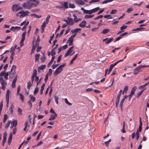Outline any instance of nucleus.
I'll return each mask as SVG.
<instances>
[{"label":"nucleus","mask_w":149,"mask_h":149,"mask_svg":"<svg viewBox=\"0 0 149 149\" xmlns=\"http://www.w3.org/2000/svg\"><path fill=\"white\" fill-rule=\"evenodd\" d=\"M40 3L39 0H29L22 4L23 7L26 9H30L37 6Z\"/></svg>","instance_id":"1"},{"label":"nucleus","mask_w":149,"mask_h":149,"mask_svg":"<svg viewBox=\"0 0 149 149\" xmlns=\"http://www.w3.org/2000/svg\"><path fill=\"white\" fill-rule=\"evenodd\" d=\"M16 67L14 65H13L11 67V71L9 72V77L11 78H13L14 77V75L16 73Z\"/></svg>","instance_id":"2"},{"label":"nucleus","mask_w":149,"mask_h":149,"mask_svg":"<svg viewBox=\"0 0 149 149\" xmlns=\"http://www.w3.org/2000/svg\"><path fill=\"white\" fill-rule=\"evenodd\" d=\"M125 93V92H124V91H123L122 92V90H120V91L118 93L117 96L116 98V107H117L118 105V103L119 101V99H120V96L121 95V94L123 95L124 94V93Z\"/></svg>","instance_id":"3"},{"label":"nucleus","mask_w":149,"mask_h":149,"mask_svg":"<svg viewBox=\"0 0 149 149\" xmlns=\"http://www.w3.org/2000/svg\"><path fill=\"white\" fill-rule=\"evenodd\" d=\"M29 13H30L28 11H24L23 10H21L17 13V15H18V14H21V15L19 16L20 17V18H22L28 15Z\"/></svg>","instance_id":"4"},{"label":"nucleus","mask_w":149,"mask_h":149,"mask_svg":"<svg viewBox=\"0 0 149 149\" xmlns=\"http://www.w3.org/2000/svg\"><path fill=\"white\" fill-rule=\"evenodd\" d=\"M22 7L18 6L17 4H14L12 7V10L13 11H18L19 10L22 9Z\"/></svg>","instance_id":"5"},{"label":"nucleus","mask_w":149,"mask_h":149,"mask_svg":"<svg viewBox=\"0 0 149 149\" xmlns=\"http://www.w3.org/2000/svg\"><path fill=\"white\" fill-rule=\"evenodd\" d=\"M63 70V69L62 68H61L58 67L53 73V74L54 77H55L61 73Z\"/></svg>","instance_id":"6"},{"label":"nucleus","mask_w":149,"mask_h":149,"mask_svg":"<svg viewBox=\"0 0 149 149\" xmlns=\"http://www.w3.org/2000/svg\"><path fill=\"white\" fill-rule=\"evenodd\" d=\"M9 74V72H6L5 71L1 72L0 73V77L4 76V78L6 80L8 79V76Z\"/></svg>","instance_id":"7"},{"label":"nucleus","mask_w":149,"mask_h":149,"mask_svg":"<svg viewBox=\"0 0 149 149\" xmlns=\"http://www.w3.org/2000/svg\"><path fill=\"white\" fill-rule=\"evenodd\" d=\"M26 32H24L22 35V38L20 41V44L21 47L24 45V42L25 39V36L26 34Z\"/></svg>","instance_id":"8"},{"label":"nucleus","mask_w":149,"mask_h":149,"mask_svg":"<svg viewBox=\"0 0 149 149\" xmlns=\"http://www.w3.org/2000/svg\"><path fill=\"white\" fill-rule=\"evenodd\" d=\"M9 92L10 90H8L6 92V101L7 102L6 104V107H8V105L9 104Z\"/></svg>","instance_id":"9"},{"label":"nucleus","mask_w":149,"mask_h":149,"mask_svg":"<svg viewBox=\"0 0 149 149\" xmlns=\"http://www.w3.org/2000/svg\"><path fill=\"white\" fill-rule=\"evenodd\" d=\"M73 47L74 46H72L68 49L67 51L64 54V56L65 57L67 56L72 53V49Z\"/></svg>","instance_id":"10"},{"label":"nucleus","mask_w":149,"mask_h":149,"mask_svg":"<svg viewBox=\"0 0 149 149\" xmlns=\"http://www.w3.org/2000/svg\"><path fill=\"white\" fill-rule=\"evenodd\" d=\"M81 9L82 11H83L84 13L85 14H91L92 13L91 10H86L83 7L81 8Z\"/></svg>","instance_id":"11"},{"label":"nucleus","mask_w":149,"mask_h":149,"mask_svg":"<svg viewBox=\"0 0 149 149\" xmlns=\"http://www.w3.org/2000/svg\"><path fill=\"white\" fill-rule=\"evenodd\" d=\"M67 19L68 20V25H69L72 26L74 24V22L73 19L70 17H68L67 18Z\"/></svg>","instance_id":"12"},{"label":"nucleus","mask_w":149,"mask_h":149,"mask_svg":"<svg viewBox=\"0 0 149 149\" xmlns=\"http://www.w3.org/2000/svg\"><path fill=\"white\" fill-rule=\"evenodd\" d=\"M61 4L63 6V9L64 8L65 9H67L68 8V3L67 2H60Z\"/></svg>","instance_id":"13"},{"label":"nucleus","mask_w":149,"mask_h":149,"mask_svg":"<svg viewBox=\"0 0 149 149\" xmlns=\"http://www.w3.org/2000/svg\"><path fill=\"white\" fill-rule=\"evenodd\" d=\"M17 75L15 77L12 83V87L13 88H14L15 87V83H16L17 80Z\"/></svg>","instance_id":"14"},{"label":"nucleus","mask_w":149,"mask_h":149,"mask_svg":"<svg viewBox=\"0 0 149 149\" xmlns=\"http://www.w3.org/2000/svg\"><path fill=\"white\" fill-rule=\"evenodd\" d=\"M128 96L124 95L123 96V97L121 100V101L120 103V107L122 110V107H123V102L124 101L125 99L126 98H127Z\"/></svg>","instance_id":"15"},{"label":"nucleus","mask_w":149,"mask_h":149,"mask_svg":"<svg viewBox=\"0 0 149 149\" xmlns=\"http://www.w3.org/2000/svg\"><path fill=\"white\" fill-rule=\"evenodd\" d=\"M0 81H1V84L2 86H6V82L3 79L2 77H0Z\"/></svg>","instance_id":"16"},{"label":"nucleus","mask_w":149,"mask_h":149,"mask_svg":"<svg viewBox=\"0 0 149 149\" xmlns=\"http://www.w3.org/2000/svg\"><path fill=\"white\" fill-rule=\"evenodd\" d=\"M141 69V68L139 66L138 67L136 68L134 70V74H138L140 70Z\"/></svg>","instance_id":"17"},{"label":"nucleus","mask_w":149,"mask_h":149,"mask_svg":"<svg viewBox=\"0 0 149 149\" xmlns=\"http://www.w3.org/2000/svg\"><path fill=\"white\" fill-rule=\"evenodd\" d=\"M57 116V114L56 113H55V114H54V115L51 114L49 120H54L55 119Z\"/></svg>","instance_id":"18"},{"label":"nucleus","mask_w":149,"mask_h":149,"mask_svg":"<svg viewBox=\"0 0 149 149\" xmlns=\"http://www.w3.org/2000/svg\"><path fill=\"white\" fill-rule=\"evenodd\" d=\"M75 3L78 5H84L85 3L82 0H75Z\"/></svg>","instance_id":"19"},{"label":"nucleus","mask_w":149,"mask_h":149,"mask_svg":"<svg viewBox=\"0 0 149 149\" xmlns=\"http://www.w3.org/2000/svg\"><path fill=\"white\" fill-rule=\"evenodd\" d=\"M12 136H13V134L12 132L10 133L9 136V138L8 140V143L9 144H10V143L11 140L12 139Z\"/></svg>","instance_id":"20"},{"label":"nucleus","mask_w":149,"mask_h":149,"mask_svg":"<svg viewBox=\"0 0 149 149\" xmlns=\"http://www.w3.org/2000/svg\"><path fill=\"white\" fill-rule=\"evenodd\" d=\"M46 24H47L44 21L43 22V23L41 26V31H42V33H43L44 31V29H45V27L46 26Z\"/></svg>","instance_id":"21"},{"label":"nucleus","mask_w":149,"mask_h":149,"mask_svg":"<svg viewBox=\"0 0 149 149\" xmlns=\"http://www.w3.org/2000/svg\"><path fill=\"white\" fill-rule=\"evenodd\" d=\"M46 66L45 65H42L38 67V72H40V70H42L45 69L46 68Z\"/></svg>","instance_id":"22"},{"label":"nucleus","mask_w":149,"mask_h":149,"mask_svg":"<svg viewBox=\"0 0 149 149\" xmlns=\"http://www.w3.org/2000/svg\"><path fill=\"white\" fill-rule=\"evenodd\" d=\"M136 86H134L132 89L130 94L133 95L134 94V92L136 89Z\"/></svg>","instance_id":"23"},{"label":"nucleus","mask_w":149,"mask_h":149,"mask_svg":"<svg viewBox=\"0 0 149 149\" xmlns=\"http://www.w3.org/2000/svg\"><path fill=\"white\" fill-rule=\"evenodd\" d=\"M86 22L85 21H82L79 24V26L82 28H83L86 26Z\"/></svg>","instance_id":"24"},{"label":"nucleus","mask_w":149,"mask_h":149,"mask_svg":"<svg viewBox=\"0 0 149 149\" xmlns=\"http://www.w3.org/2000/svg\"><path fill=\"white\" fill-rule=\"evenodd\" d=\"M21 27L19 26H12L11 28L10 29V30H13V29H15V30H20L21 29Z\"/></svg>","instance_id":"25"},{"label":"nucleus","mask_w":149,"mask_h":149,"mask_svg":"<svg viewBox=\"0 0 149 149\" xmlns=\"http://www.w3.org/2000/svg\"><path fill=\"white\" fill-rule=\"evenodd\" d=\"M11 125L16 127L17 125V122L16 120L13 121L11 122Z\"/></svg>","instance_id":"26"},{"label":"nucleus","mask_w":149,"mask_h":149,"mask_svg":"<svg viewBox=\"0 0 149 149\" xmlns=\"http://www.w3.org/2000/svg\"><path fill=\"white\" fill-rule=\"evenodd\" d=\"M54 98L55 101L57 104H58V97L57 96L56 94L54 95Z\"/></svg>","instance_id":"27"},{"label":"nucleus","mask_w":149,"mask_h":149,"mask_svg":"<svg viewBox=\"0 0 149 149\" xmlns=\"http://www.w3.org/2000/svg\"><path fill=\"white\" fill-rule=\"evenodd\" d=\"M27 89L29 90L31 87L32 86V85L31 84V81H29L27 83Z\"/></svg>","instance_id":"28"},{"label":"nucleus","mask_w":149,"mask_h":149,"mask_svg":"<svg viewBox=\"0 0 149 149\" xmlns=\"http://www.w3.org/2000/svg\"><path fill=\"white\" fill-rule=\"evenodd\" d=\"M100 9L99 7H97L94 8H93L91 10L92 13H95L97 11Z\"/></svg>","instance_id":"29"},{"label":"nucleus","mask_w":149,"mask_h":149,"mask_svg":"<svg viewBox=\"0 0 149 149\" xmlns=\"http://www.w3.org/2000/svg\"><path fill=\"white\" fill-rule=\"evenodd\" d=\"M109 31L110 30L109 29H105L103 30V31L102 32V33L103 34H105L109 32Z\"/></svg>","instance_id":"30"},{"label":"nucleus","mask_w":149,"mask_h":149,"mask_svg":"<svg viewBox=\"0 0 149 149\" xmlns=\"http://www.w3.org/2000/svg\"><path fill=\"white\" fill-rule=\"evenodd\" d=\"M145 89H143L141 91L139 92L136 95V97H139L142 94L143 92V91H144V90Z\"/></svg>","instance_id":"31"},{"label":"nucleus","mask_w":149,"mask_h":149,"mask_svg":"<svg viewBox=\"0 0 149 149\" xmlns=\"http://www.w3.org/2000/svg\"><path fill=\"white\" fill-rule=\"evenodd\" d=\"M149 84V82H148L143 85L139 87V88L141 89H143L146 86H147Z\"/></svg>","instance_id":"32"},{"label":"nucleus","mask_w":149,"mask_h":149,"mask_svg":"<svg viewBox=\"0 0 149 149\" xmlns=\"http://www.w3.org/2000/svg\"><path fill=\"white\" fill-rule=\"evenodd\" d=\"M113 1V0H105L102 2V4H106L110 2Z\"/></svg>","instance_id":"33"},{"label":"nucleus","mask_w":149,"mask_h":149,"mask_svg":"<svg viewBox=\"0 0 149 149\" xmlns=\"http://www.w3.org/2000/svg\"><path fill=\"white\" fill-rule=\"evenodd\" d=\"M113 40V38H111L108 39L105 42V44H108L110 43Z\"/></svg>","instance_id":"34"},{"label":"nucleus","mask_w":149,"mask_h":149,"mask_svg":"<svg viewBox=\"0 0 149 149\" xmlns=\"http://www.w3.org/2000/svg\"><path fill=\"white\" fill-rule=\"evenodd\" d=\"M29 96L31 98V100L33 102H34L36 100V97L33 96L32 95H30Z\"/></svg>","instance_id":"35"},{"label":"nucleus","mask_w":149,"mask_h":149,"mask_svg":"<svg viewBox=\"0 0 149 149\" xmlns=\"http://www.w3.org/2000/svg\"><path fill=\"white\" fill-rule=\"evenodd\" d=\"M50 15H48L47 17H46L45 22L47 24L49 22V19L50 18Z\"/></svg>","instance_id":"36"},{"label":"nucleus","mask_w":149,"mask_h":149,"mask_svg":"<svg viewBox=\"0 0 149 149\" xmlns=\"http://www.w3.org/2000/svg\"><path fill=\"white\" fill-rule=\"evenodd\" d=\"M81 30V28H77L74 29L73 31L72 30L71 31L72 32V33H74L77 32Z\"/></svg>","instance_id":"37"},{"label":"nucleus","mask_w":149,"mask_h":149,"mask_svg":"<svg viewBox=\"0 0 149 149\" xmlns=\"http://www.w3.org/2000/svg\"><path fill=\"white\" fill-rule=\"evenodd\" d=\"M55 50L54 49H53L51 51V55L52 56H54L56 54Z\"/></svg>","instance_id":"38"},{"label":"nucleus","mask_w":149,"mask_h":149,"mask_svg":"<svg viewBox=\"0 0 149 149\" xmlns=\"http://www.w3.org/2000/svg\"><path fill=\"white\" fill-rule=\"evenodd\" d=\"M134 10L133 8L132 7H130L129 8H127V10L126 12L127 13H129L131 11H133Z\"/></svg>","instance_id":"39"},{"label":"nucleus","mask_w":149,"mask_h":149,"mask_svg":"<svg viewBox=\"0 0 149 149\" xmlns=\"http://www.w3.org/2000/svg\"><path fill=\"white\" fill-rule=\"evenodd\" d=\"M145 29V28L143 27H140L136 29H133L132 30L133 31H141L142 29Z\"/></svg>","instance_id":"40"},{"label":"nucleus","mask_w":149,"mask_h":149,"mask_svg":"<svg viewBox=\"0 0 149 149\" xmlns=\"http://www.w3.org/2000/svg\"><path fill=\"white\" fill-rule=\"evenodd\" d=\"M37 75V71L36 69H35L33 70V74L32 75V76L36 77Z\"/></svg>","instance_id":"41"},{"label":"nucleus","mask_w":149,"mask_h":149,"mask_svg":"<svg viewBox=\"0 0 149 149\" xmlns=\"http://www.w3.org/2000/svg\"><path fill=\"white\" fill-rule=\"evenodd\" d=\"M123 61V59H122L121 60H120L119 61H118L115 63H114L113 64H111L112 65H113V66L114 67V66H116V65H117L118 63H120V62H122Z\"/></svg>","instance_id":"42"},{"label":"nucleus","mask_w":149,"mask_h":149,"mask_svg":"<svg viewBox=\"0 0 149 149\" xmlns=\"http://www.w3.org/2000/svg\"><path fill=\"white\" fill-rule=\"evenodd\" d=\"M94 15H86L84 17V18L86 19L90 18L93 17Z\"/></svg>","instance_id":"43"},{"label":"nucleus","mask_w":149,"mask_h":149,"mask_svg":"<svg viewBox=\"0 0 149 149\" xmlns=\"http://www.w3.org/2000/svg\"><path fill=\"white\" fill-rule=\"evenodd\" d=\"M19 95H20V99L22 101H23L24 99V95L20 93H19Z\"/></svg>","instance_id":"44"},{"label":"nucleus","mask_w":149,"mask_h":149,"mask_svg":"<svg viewBox=\"0 0 149 149\" xmlns=\"http://www.w3.org/2000/svg\"><path fill=\"white\" fill-rule=\"evenodd\" d=\"M40 54H36L35 55V57L36 58L35 61L38 60L39 59Z\"/></svg>","instance_id":"45"},{"label":"nucleus","mask_w":149,"mask_h":149,"mask_svg":"<svg viewBox=\"0 0 149 149\" xmlns=\"http://www.w3.org/2000/svg\"><path fill=\"white\" fill-rule=\"evenodd\" d=\"M104 17L105 18H108L110 19L112 18V17H111V15H105L104 16Z\"/></svg>","instance_id":"46"},{"label":"nucleus","mask_w":149,"mask_h":149,"mask_svg":"<svg viewBox=\"0 0 149 149\" xmlns=\"http://www.w3.org/2000/svg\"><path fill=\"white\" fill-rule=\"evenodd\" d=\"M10 120H8L7 122V123H6L5 125V128L6 129L8 128L10 125Z\"/></svg>","instance_id":"47"},{"label":"nucleus","mask_w":149,"mask_h":149,"mask_svg":"<svg viewBox=\"0 0 149 149\" xmlns=\"http://www.w3.org/2000/svg\"><path fill=\"white\" fill-rule=\"evenodd\" d=\"M111 141V139H109L108 141H106L104 142V143L106 145V147H107L109 145V143Z\"/></svg>","instance_id":"48"},{"label":"nucleus","mask_w":149,"mask_h":149,"mask_svg":"<svg viewBox=\"0 0 149 149\" xmlns=\"http://www.w3.org/2000/svg\"><path fill=\"white\" fill-rule=\"evenodd\" d=\"M48 76H49V73H47L45 75V82H46V83L47 82V81L48 80Z\"/></svg>","instance_id":"49"},{"label":"nucleus","mask_w":149,"mask_h":149,"mask_svg":"<svg viewBox=\"0 0 149 149\" xmlns=\"http://www.w3.org/2000/svg\"><path fill=\"white\" fill-rule=\"evenodd\" d=\"M8 118V116L7 114H5L4 116L3 122L5 123Z\"/></svg>","instance_id":"50"},{"label":"nucleus","mask_w":149,"mask_h":149,"mask_svg":"<svg viewBox=\"0 0 149 149\" xmlns=\"http://www.w3.org/2000/svg\"><path fill=\"white\" fill-rule=\"evenodd\" d=\"M14 107V106L13 105V104H12L11 105L10 107L9 108V110L10 111V113H12L13 111V108Z\"/></svg>","instance_id":"51"},{"label":"nucleus","mask_w":149,"mask_h":149,"mask_svg":"<svg viewBox=\"0 0 149 149\" xmlns=\"http://www.w3.org/2000/svg\"><path fill=\"white\" fill-rule=\"evenodd\" d=\"M40 59L42 62H44L46 59V57L44 54L43 56Z\"/></svg>","instance_id":"52"},{"label":"nucleus","mask_w":149,"mask_h":149,"mask_svg":"<svg viewBox=\"0 0 149 149\" xmlns=\"http://www.w3.org/2000/svg\"><path fill=\"white\" fill-rule=\"evenodd\" d=\"M69 6L70 8H75V6L74 4L69 3Z\"/></svg>","instance_id":"53"},{"label":"nucleus","mask_w":149,"mask_h":149,"mask_svg":"<svg viewBox=\"0 0 149 149\" xmlns=\"http://www.w3.org/2000/svg\"><path fill=\"white\" fill-rule=\"evenodd\" d=\"M65 103L68 104V105L70 106L72 104L69 102L68 101V100L67 98H65Z\"/></svg>","instance_id":"54"},{"label":"nucleus","mask_w":149,"mask_h":149,"mask_svg":"<svg viewBox=\"0 0 149 149\" xmlns=\"http://www.w3.org/2000/svg\"><path fill=\"white\" fill-rule=\"evenodd\" d=\"M113 65H112L111 64L110 65V68L109 70L108 74H109L110 73L113 67Z\"/></svg>","instance_id":"55"},{"label":"nucleus","mask_w":149,"mask_h":149,"mask_svg":"<svg viewBox=\"0 0 149 149\" xmlns=\"http://www.w3.org/2000/svg\"><path fill=\"white\" fill-rule=\"evenodd\" d=\"M31 16H34L36 18H40L41 17V15H40V16H38V15L35 14H33L31 15Z\"/></svg>","instance_id":"56"},{"label":"nucleus","mask_w":149,"mask_h":149,"mask_svg":"<svg viewBox=\"0 0 149 149\" xmlns=\"http://www.w3.org/2000/svg\"><path fill=\"white\" fill-rule=\"evenodd\" d=\"M38 91V88L36 87L34 89V94H37Z\"/></svg>","instance_id":"57"},{"label":"nucleus","mask_w":149,"mask_h":149,"mask_svg":"<svg viewBox=\"0 0 149 149\" xmlns=\"http://www.w3.org/2000/svg\"><path fill=\"white\" fill-rule=\"evenodd\" d=\"M128 88L127 86H125V87H124V89L123 90V91H124V92H125V93H126L127 91L128 90Z\"/></svg>","instance_id":"58"},{"label":"nucleus","mask_w":149,"mask_h":149,"mask_svg":"<svg viewBox=\"0 0 149 149\" xmlns=\"http://www.w3.org/2000/svg\"><path fill=\"white\" fill-rule=\"evenodd\" d=\"M127 26L123 25L120 27V29L121 30H123L125 29L127 27Z\"/></svg>","instance_id":"59"},{"label":"nucleus","mask_w":149,"mask_h":149,"mask_svg":"<svg viewBox=\"0 0 149 149\" xmlns=\"http://www.w3.org/2000/svg\"><path fill=\"white\" fill-rule=\"evenodd\" d=\"M117 12V10L116 9H113L112 10L110 14H115Z\"/></svg>","instance_id":"60"},{"label":"nucleus","mask_w":149,"mask_h":149,"mask_svg":"<svg viewBox=\"0 0 149 149\" xmlns=\"http://www.w3.org/2000/svg\"><path fill=\"white\" fill-rule=\"evenodd\" d=\"M136 140H137L139 137V133L138 132H136Z\"/></svg>","instance_id":"61"},{"label":"nucleus","mask_w":149,"mask_h":149,"mask_svg":"<svg viewBox=\"0 0 149 149\" xmlns=\"http://www.w3.org/2000/svg\"><path fill=\"white\" fill-rule=\"evenodd\" d=\"M103 15H100L98 16L97 17H95V18L94 19L96 20V19H99L103 17Z\"/></svg>","instance_id":"62"},{"label":"nucleus","mask_w":149,"mask_h":149,"mask_svg":"<svg viewBox=\"0 0 149 149\" xmlns=\"http://www.w3.org/2000/svg\"><path fill=\"white\" fill-rule=\"evenodd\" d=\"M59 65V64H54L52 65V68L53 69H55Z\"/></svg>","instance_id":"63"},{"label":"nucleus","mask_w":149,"mask_h":149,"mask_svg":"<svg viewBox=\"0 0 149 149\" xmlns=\"http://www.w3.org/2000/svg\"><path fill=\"white\" fill-rule=\"evenodd\" d=\"M56 8L60 10H62L63 9V6H57L56 7Z\"/></svg>","instance_id":"64"}]
</instances>
